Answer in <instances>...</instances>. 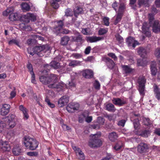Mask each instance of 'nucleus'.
<instances>
[{"label": "nucleus", "mask_w": 160, "mask_h": 160, "mask_svg": "<svg viewBox=\"0 0 160 160\" xmlns=\"http://www.w3.org/2000/svg\"><path fill=\"white\" fill-rule=\"evenodd\" d=\"M39 78L40 81L42 84L48 85L56 80V75L51 74L49 76L43 75L40 76Z\"/></svg>", "instance_id": "4"}, {"label": "nucleus", "mask_w": 160, "mask_h": 160, "mask_svg": "<svg viewBox=\"0 0 160 160\" xmlns=\"http://www.w3.org/2000/svg\"><path fill=\"white\" fill-rule=\"evenodd\" d=\"M122 70L126 74H130L134 71V69L131 68L129 66L123 65L122 66Z\"/></svg>", "instance_id": "23"}, {"label": "nucleus", "mask_w": 160, "mask_h": 160, "mask_svg": "<svg viewBox=\"0 0 160 160\" xmlns=\"http://www.w3.org/2000/svg\"><path fill=\"white\" fill-rule=\"evenodd\" d=\"M45 101L47 103L48 105L51 108H54L55 107V105L51 103L50 102V100L48 98H46L45 99Z\"/></svg>", "instance_id": "54"}, {"label": "nucleus", "mask_w": 160, "mask_h": 160, "mask_svg": "<svg viewBox=\"0 0 160 160\" xmlns=\"http://www.w3.org/2000/svg\"><path fill=\"white\" fill-rule=\"evenodd\" d=\"M10 149V145L8 142L0 141V149L1 151H9Z\"/></svg>", "instance_id": "10"}, {"label": "nucleus", "mask_w": 160, "mask_h": 160, "mask_svg": "<svg viewBox=\"0 0 160 160\" xmlns=\"http://www.w3.org/2000/svg\"><path fill=\"white\" fill-rule=\"evenodd\" d=\"M89 29V28H82L81 31V32L84 35H88L89 34L88 32Z\"/></svg>", "instance_id": "60"}, {"label": "nucleus", "mask_w": 160, "mask_h": 160, "mask_svg": "<svg viewBox=\"0 0 160 160\" xmlns=\"http://www.w3.org/2000/svg\"><path fill=\"white\" fill-rule=\"evenodd\" d=\"M19 109L22 112L24 117L26 118V119H28L29 117V116L27 111V109L24 108L22 105H21L19 106Z\"/></svg>", "instance_id": "34"}, {"label": "nucleus", "mask_w": 160, "mask_h": 160, "mask_svg": "<svg viewBox=\"0 0 160 160\" xmlns=\"http://www.w3.org/2000/svg\"><path fill=\"white\" fill-rule=\"evenodd\" d=\"M57 25L55 26L53 29V32L57 34L59 32L64 26V23L62 20L57 21Z\"/></svg>", "instance_id": "18"}, {"label": "nucleus", "mask_w": 160, "mask_h": 160, "mask_svg": "<svg viewBox=\"0 0 160 160\" xmlns=\"http://www.w3.org/2000/svg\"><path fill=\"white\" fill-rule=\"evenodd\" d=\"M134 42V38L131 37H128L126 40V43L128 47L132 46V43Z\"/></svg>", "instance_id": "37"}, {"label": "nucleus", "mask_w": 160, "mask_h": 160, "mask_svg": "<svg viewBox=\"0 0 160 160\" xmlns=\"http://www.w3.org/2000/svg\"><path fill=\"white\" fill-rule=\"evenodd\" d=\"M74 11L76 12V13H78L79 14L82 13L83 10L81 8L79 7H77L75 9H74Z\"/></svg>", "instance_id": "55"}, {"label": "nucleus", "mask_w": 160, "mask_h": 160, "mask_svg": "<svg viewBox=\"0 0 160 160\" xmlns=\"http://www.w3.org/2000/svg\"><path fill=\"white\" fill-rule=\"evenodd\" d=\"M5 119L7 122L17 121L16 116L14 114H9Z\"/></svg>", "instance_id": "27"}, {"label": "nucleus", "mask_w": 160, "mask_h": 160, "mask_svg": "<svg viewBox=\"0 0 160 160\" xmlns=\"http://www.w3.org/2000/svg\"><path fill=\"white\" fill-rule=\"evenodd\" d=\"M69 101V98L66 96H63L59 100L58 105L59 107H62L67 104Z\"/></svg>", "instance_id": "15"}, {"label": "nucleus", "mask_w": 160, "mask_h": 160, "mask_svg": "<svg viewBox=\"0 0 160 160\" xmlns=\"http://www.w3.org/2000/svg\"><path fill=\"white\" fill-rule=\"evenodd\" d=\"M123 14L122 13L118 12L114 22L115 24H117L118 22H120L122 17Z\"/></svg>", "instance_id": "39"}, {"label": "nucleus", "mask_w": 160, "mask_h": 160, "mask_svg": "<svg viewBox=\"0 0 160 160\" xmlns=\"http://www.w3.org/2000/svg\"><path fill=\"white\" fill-rule=\"evenodd\" d=\"M154 54L157 58H160V48H158L155 49Z\"/></svg>", "instance_id": "47"}, {"label": "nucleus", "mask_w": 160, "mask_h": 160, "mask_svg": "<svg viewBox=\"0 0 160 160\" xmlns=\"http://www.w3.org/2000/svg\"><path fill=\"white\" fill-rule=\"evenodd\" d=\"M69 40V37L68 36H65L61 38L60 44L61 45L66 46L68 44Z\"/></svg>", "instance_id": "25"}, {"label": "nucleus", "mask_w": 160, "mask_h": 160, "mask_svg": "<svg viewBox=\"0 0 160 160\" xmlns=\"http://www.w3.org/2000/svg\"><path fill=\"white\" fill-rule=\"evenodd\" d=\"M65 16L66 17H72L73 15V13L72 10L70 8H67L65 10Z\"/></svg>", "instance_id": "41"}, {"label": "nucleus", "mask_w": 160, "mask_h": 160, "mask_svg": "<svg viewBox=\"0 0 160 160\" xmlns=\"http://www.w3.org/2000/svg\"><path fill=\"white\" fill-rule=\"evenodd\" d=\"M50 49L49 46L47 45H44L40 46H36L33 48L34 53L37 54L39 57H42L43 55L40 52L44 51L46 52Z\"/></svg>", "instance_id": "6"}, {"label": "nucleus", "mask_w": 160, "mask_h": 160, "mask_svg": "<svg viewBox=\"0 0 160 160\" xmlns=\"http://www.w3.org/2000/svg\"><path fill=\"white\" fill-rule=\"evenodd\" d=\"M84 117L81 114L79 115L78 117V121L79 123H82L84 122Z\"/></svg>", "instance_id": "61"}, {"label": "nucleus", "mask_w": 160, "mask_h": 160, "mask_svg": "<svg viewBox=\"0 0 160 160\" xmlns=\"http://www.w3.org/2000/svg\"><path fill=\"white\" fill-rule=\"evenodd\" d=\"M75 36H72V40L73 42H75L82 43L84 41L82 35L79 32H76L75 33Z\"/></svg>", "instance_id": "14"}, {"label": "nucleus", "mask_w": 160, "mask_h": 160, "mask_svg": "<svg viewBox=\"0 0 160 160\" xmlns=\"http://www.w3.org/2000/svg\"><path fill=\"white\" fill-rule=\"evenodd\" d=\"M151 132L148 130H142L139 134V136L145 138H148L150 135Z\"/></svg>", "instance_id": "31"}, {"label": "nucleus", "mask_w": 160, "mask_h": 160, "mask_svg": "<svg viewBox=\"0 0 160 160\" xmlns=\"http://www.w3.org/2000/svg\"><path fill=\"white\" fill-rule=\"evenodd\" d=\"M58 80V78L56 75V80L52 82V83L49 84L48 85V87L52 88L58 89L59 90L62 89L63 87L64 84L62 82L57 83Z\"/></svg>", "instance_id": "7"}, {"label": "nucleus", "mask_w": 160, "mask_h": 160, "mask_svg": "<svg viewBox=\"0 0 160 160\" xmlns=\"http://www.w3.org/2000/svg\"><path fill=\"white\" fill-rule=\"evenodd\" d=\"M9 18L10 21H14L18 20L19 19V18L18 13L15 12L10 14L9 16Z\"/></svg>", "instance_id": "26"}, {"label": "nucleus", "mask_w": 160, "mask_h": 160, "mask_svg": "<svg viewBox=\"0 0 160 160\" xmlns=\"http://www.w3.org/2000/svg\"><path fill=\"white\" fill-rule=\"evenodd\" d=\"M100 135L97 134L91 135L90 138L88 142V145L91 148H95L101 146L102 144V142L99 138Z\"/></svg>", "instance_id": "2"}, {"label": "nucleus", "mask_w": 160, "mask_h": 160, "mask_svg": "<svg viewBox=\"0 0 160 160\" xmlns=\"http://www.w3.org/2000/svg\"><path fill=\"white\" fill-rule=\"evenodd\" d=\"M143 123L146 126H148L151 124L152 123L150 119L148 118H143Z\"/></svg>", "instance_id": "42"}, {"label": "nucleus", "mask_w": 160, "mask_h": 160, "mask_svg": "<svg viewBox=\"0 0 160 160\" xmlns=\"http://www.w3.org/2000/svg\"><path fill=\"white\" fill-rule=\"evenodd\" d=\"M14 10V9L13 7H9L3 12V15L5 16H8L9 14L13 13Z\"/></svg>", "instance_id": "28"}, {"label": "nucleus", "mask_w": 160, "mask_h": 160, "mask_svg": "<svg viewBox=\"0 0 160 160\" xmlns=\"http://www.w3.org/2000/svg\"><path fill=\"white\" fill-rule=\"evenodd\" d=\"M80 106L78 103L72 102L69 103L66 107V109L70 112H73L76 110H78Z\"/></svg>", "instance_id": "8"}, {"label": "nucleus", "mask_w": 160, "mask_h": 160, "mask_svg": "<svg viewBox=\"0 0 160 160\" xmlns=\"http://www.w3.org/2000/svg\"><path fill=\"white\" fill-rule=\"evenodd\" d=\"M137 52L141 57L145 58L148 53L146 49L142 47H140L138 49Z\"/></svg>", "instance_id": "22"}, {"label": "nucleus", "mask_w": 160, "mask_h": 160, "mask_svg": "<svg viewBox=\"0 0 160 160\" xmlns=\"http://www.w3.org/2000/svg\"><path fill=\"white\" fill-rule=\"evenodd\" d=\"M104 39L103 37H97L93 36L91 37H87L86 40L88 42L92 43L96 42Z\"/></svg>", "instance_id": "19"}, {"label": "nucleus", "mask_w": 160, "mask_h": 160, "mask_svg": "<svg viewBox=\"0 0 160 160\" xmlns=\"http://www.w3.org/2000/svg\"><path fill=\"white\" fill-rule=\"evenodd\" d=\"M122 147V144L121 142H118L113 147V148L117 151L119 150Z\"/></svg>", "instance_id": "44"}, {"label": "nucleus", "mask_w": 160, "mask_h": 160, "mask_svg": "<svg viewBox=\"0 0 160 160\" xmlns=\"http://www.w3.org/2000/svg\"><path fill=\"white\" fill-rule=\"evenodd\" d=\"M16 121L7 122V128L9 129L13 128L16 124Z\"/></svg>", "instance_id": "40"}, {"label": "nucleus", "mask_w": 160, "mask_h": 160, "mask_svg": "<svg viewBox=\"0 0 160 160\" xmlns=\"http://www.w3.org/2000/svg\"><path fill=\"white\" fill-rule=\"evenodd\" d=\"M82 76L86 78H91L93 77V72L91 70L86 69L82 72Z\"/></svg>", "instance_id": "17"}, {"label": "nucleus", "mask_w": 160, "mask_h": 160, "mask_svg": "<svg viewBox=\"0 0 160 160\" xmlns=\"http://www.w3.org/2000/svg\"><path fill=\"white\" fill-rule=\"evenodd\" d=\"M72 56L75 59H79L82 57V55L81 54L74 53L72 54Z\"/></svg>", "instance_id": "57"}, {"label": "nucleus", "mask_w": 160, "mask_h": 160, "mask_svg": "<svg viewBox=\"0 0 160 160\" xmlns=\"http://www.w3.org/2000/svg\"><path fill=\"white\" fill-rule=\"evenodd\" d=\"M108 32V30L105 28H100L98 31V34L99 35H103L106 34Z\"/></svg>", "instance_id": "49"}, {"label": "nucleus", "mask_w": 160, "mask_h": 160, "mask_svg": "<svg viewBox=\"0 0 160 160\" xmlns=\"http://www.w3.org/2000/svg\"><path fill=\"white\" fill-rule=\"evenodd\" d=\"M102 61L106 62L108 67L110 69H112L114 66L113 61L108 57H105L102 58Z\"/></svg>", "instance_id": "21"}, {"label": "nucleus", "mask_w": 160, "mask_h": 160, "mask_svg": "<svg viewBox=\"0 0 160 160\" xmlns=\"http://www.w3.org/2000/svg\"><path fill=\"white\" fill-rule=\"evenodd\" d=\"M77 155L79 159L84 160L85 158L84 153L81 150L78 152Z\"/></svg>", "instance_id": "50"}, {"label": "nucleus", "mask_w": 160, "mask_h": 160, "mask_svg": "<svg viewBox=\"0 0 160 160\" xmlns=\"http://www.w3.org/2000/svg\"><path fill=\"white\" fill-rule=\"evenodd\" d=\"M81 62L76 60L71 61L69 63V66L72 67H75L76 66L79 65L80 64Z\"/></svg>", "instance_id": "38"}, {"label": "nucleus", "mask_w": 160, "mask_h": 160, "mask_svg": "<svg viewBox=\"0 0 160 160\" xmlns=\"http://www.w3.org/2000/svg\"><path fill=\"white\" fill-rule=\"evenodd\" d=\"M153 92L155 94L156 98L158 100L160 99V88L155 84L153 86Z\"/></svg>", "instance_id": "24"}, {"label": "nucleus", "mask_w": 160, "mask_h": 160, "mask_svg": "<svg viewBox=\"0 0 160 160\" xmlns=\"http://www.w3.org/2000/svg\"><path fill=\"white\" fill-rule=\"evenodd\" d=\"M98 122L100 126L102 125L104 123V119L101 117H99L98 118Z\"/></svg>", "instance_id": "56"}, {"label": "nucleus", "mask_w": 160, "mask_h": 160, "mask_svg": "<svg viewBox=\"0 0 160 160\" xmlns=\"http://www.w3.org/2000/svg\"><path fill=\"white\" fill-rule=\"evenodd\" d=\"M23 139V143L27 149L33 150L38 147V142L34 138L30 137L25 136Z\"/></svg>", "instance_id": "1"}, {"label": "nucleus", "mask_w": 160, "mask_h": 160, "mask_svg": "<svg viewBox=\"0 0 160 160\" xmlns=\"http://www.w3.org/2000/svg\"><path fill=\"white\" fill-rule=\"evenodd\" d=\"M22 10L24 11H28L30 9V5L27 3H22L21 4Z\"/></svg>", "instance_id": "35"}, {"label": "nucleus", "mask_w": 160, "mask_h": 160, "mask_svg": "<svg viewBox=\"0 0 160 160\" xmlns=\"http://www.w3.org/2000/svg\"><path fill=\"white\" fill-rule=\"evenodd\" d=\"M32 96L34 99L37 101V103L39 105H41L40 103V100L41 99L40 96H38L36 93H33Z\"/></svg>", "instance_id": "51"}, {"label": "nucleus", "mask_w": 160, "mask_h": 160, "mask_svg": "<svg viewBox=\"0 0 160 160\" xmlns=\"http://www.w3.org/2000/svg\"><path fill=\"white\" fill-rule=\"evenodd\" d=\"M136 0H130V4L131 6L132 7V8L135 9H136V5L134 6V4L136 2Z\"/></svg>", "instance_id": "62"}, {"label": "nucleus", "mask_w": 160, "mask_h": 160, "mask_svg": "<svg viewBox=\"0 0 160 160\" xmlns=\"http://www.w3.org/2000/svg\"><path fill=\"white\" fill-rule=\"evenodd\" d=\"M51 67L56 69L59 68L60 67V63L54 60L50 63V65L47 64L44 67L45 68H47L48 70H49L50 69Z\"/></svg>", "instance_id": "20"}, {"label": "nucleus", "mask_w": 160, "mask_h": 160, "mask_svg": "<svg viewBox=\"0 0 160 160\" xmlns=\"http://www.w3.org/2000/svg\"><path fill=\"white\" fill-rule=\"evenodd\" d=\"M115 37L117 40L119 44H122L123 42V39L119 34L118 33L115 35Z\"/></svg>", "instance_id": "43"}, {"label": "nucleus", "mask_w": 160, "mask_h": 160, "mask_svg": "<svg viewBox=\"0 0 160 160\" xmlns=\"http://www.w3.org/2000/svg\"><path fill=\"white\" fill-rule=\"evenodd\" d=\"M10 106L9 104H2L0 109V114L2 116H5L8 114L10 111Z\"/></svg>", "instance_id": "11"}, {"label": "nucleus", "mask_w": 160, "mask_h": 160, "mask_svg": "<svg viewBox=\"0 0 160 160\" xmlns=\"http://www.w3.org/2000/svg\"><path fill=\"white\" fill-rule=\"evenodd\" d=\"M150 70L152 75L153 76H156L157 72V68H150Z\"/></svg>", "instance_id": "59"}, {"label": "nucleus", "mask_w": 160, "mask_h": 160, "mask_svg": "<svg viewBox=\"0 0 160 160\" xmlns=\"http://www.w3.org/2000/svg\"><path fill=\"white\" fill-rule=\"evenodd\" d=\"M137 82L138 84V90L140 93L142 95H144L146 79L144 76H140L138 78Z\"/></svg>", "instance_id": "5"}, {"label": "nucleus", "mask_w": 160, "mask_h": 160, "mask_svg": "<svg viewBox=\"0 0 160 160\" xmlns=\"http://www.w3.org/2000/svg\"><path fill=\"white\" fill-rule=\"evenodd\" d=\"M13 154L16 156L19 155L21 152V149L18 146H15L12 150Z\"/></svg>", "instance_id": "33"}, {"label": "nucleus", "mask_w": 160, "mask_h": 160, "mask_svg": "<svg viewBox=\"0 0 160 160\" xmlns=\"http://www.w3.org/2000/svg\"><path fill=\"white\" fill-rule=\"evenodd\" d=\"M125 6L123 3H121L119 7L118 12L122 13L123 14Z\"/></svg>", "instance_id": "46"}, {"label": "nucleus", "mask_w": 160, "mask_h": 160, "mask_svg": "<svg viewBox=\"0 0 160 160\" xmlns=\"http://www.w3.org/2000/svg\"><path fill=\"white\" fill-rule=\"evenodd\" d=\"M131 120L132 121H133V123L135 129H137L140 124L139 122V121L140 120L139 119V118H138L136 119H134L133 121L132 120V118H131Z\"/></svg>", "instance_id": "36"}, {"label": "nucleus", "mask_w": 160, "mask_h": 160, "mask_svg": "<svg viewBox=\"0 0 160 160\" xmlns=\"http://www.w3.org/2000/svg\"><path fill=\"white\" fill-rule=\"evenodd\" d=\"M149 149L148 145L145 143H140L137 146V150L140 153L146 152Z\"/></svg>", "instance_id": "9"}, {"label": "nucleus", "mask_w": 160, "mask_h": 160, "mask_svg": "<svg viewBox=\"0 0 160 160\" xmlns=\"http://www.w3.org/2000/svg\"><path fill=\"white\" fill-rule=\"evenodd\" d=\"M112 159V156L110 153H107L106 156L101 160H111Z\"/></svg>", "instance_id": "53"}, {"label": "nucleus", "mask_w": 160, "mask_h": 160, "mask_svg": "<svg viewBox=\"0 0 160 160\" xmlns=\"http://www.w3.org/2000/svg\"><path fill=\"white\" fill-rule=\"evenodd\" d=\"M91 50V48L90 46H89L87 47L85 50L84 53L86 54H89Z\"/></svg>", "instance_id": "64"}, {"label": "nucleus", "mask_w": 160, "mask_h": 160, "mask_svg": "<svg viewBox=\"0 0 160 160\" xmlns=\"http://www.w3.org/2000/svg\"><path fill=\"white\" fill-rule=\"evenodd\" d=\"M27 68L29 70V71L30 72L32 73L33 71V69L32 65L29 62H28L27 65Z\"/></svg>", "instance_id": "63"}, {"label": "nucleus", "mask_w": 160, "mask_h": 160, "mask_svg": "<svg viewBox=\"0 0 160 160\" xmlns=\"http://www.w3.org/2000/svg\"><path fill=\"white\" fill-rule=\"evenodd\" d=\"M118 137V135L116 132H112L110 133L108 135V138L112 142H114Z\"/></svg>", "instance_id": "29"}, {"label": "nucleus", "mask_w": 160, "mask_h": 160, "mask_svg": "<svg viewBox=\"0 0 160 160\" xmlns=\"http://www.w3.org/2000/svg\"><path fill=\"white\" fill-rule=\"evenodd\" d=\"M112 102L114 104L119 106H122L127 103V101L126 100L123 99H122L119 98H113Z\"/></svg>", "instance_id": "16"}, {"label": "nucleus", "mask_w": 160, "mask_h": 160, "mask_svg": "<svg viewBox=\"0 0 160 160\" xmlns=\"http://www.w3.org/2000/svg\"><path fill=\"white\" fill-rule=\"evenodd\" d=\"M106 109L112 112H114L116 110L114 105L112 103H108L105 106Z\"/></svg>", "instance_id": "30"}, {"label": "nucleus", "mask_w": 160, "mask_h": 160, "mask_svg": "<svg viewBox=\"0 0 160 160\" xmlns=\"http://www.w3.org/2000/svg\"><path fill=\"white\" fill-rule=\"evenodd\" d=\"M22 19L24 22H29L30 20L35 21L36 19V17L33 14L28 13L26 15L22 16Z\"/></svg>", "instance_id": "12"}, {"label": "nucleus", "mask_w": 160, "mask_h": 160, "mask_svg": "<svg viewBox=\"0 0 160 160\" xmlns=\"http://www.w3.org/2000/svg\"><path fill=\"white\" fill-rule=\"evenodd\" d=\"M149 26L147 22H144L142 27V32L146 36L148 37L151 36V32L149 30Z\"/></svg>", "instance_id": "13"}, {"label": "nucleus", "mask_w": 160, "mask_h": 160, "mask_svg": "<svg viewBox=\"0 0 160 160\" xmlns=\"http://www.w3.org/2000/svg\"><path fill=\"white\" fill-rule=\"evenodd\" d=\"M8 44L10 45H12L13 44H15L18 47H19V42L16 39H12L10 40L8 42Z\"/></svg>", "instance_id": "45"}, {"label": "nucleus", "mask_w": 160, "mask_h": 160, "mask_svg": "<svg viewBox=\"0 0 160 160\" xmlns=\"http://www.w3.org/2000/svg\"><path fill=\"white\" fill-rule=\"evenodd\" d=\"M148 18L149 26L152 27V31L155 33L160 32V24L158 20H155L154 15L152 13L148 14Z\"/></svg>", "instance_id": "3"}, {"label": "nucleus", "mask_w": 160, "mask_h": 160, "mask_svg": "<svg viewBox=\"0 0 160 160\" xmlns=\"http://www.w3.org/2000/svg\"><path fill=\"white\" fill-rule=\"evenodd\" d=\"M103 21L104 25L106 26H108L109 25V18H108L107 17H104L103 18Z\"/></svg>", "instance_id": "58"}, {"label": "nucleus", "mask_w": 160, "mask_h": 160, "mask_svg": "<svg viewBox=\"0 0 160 160\" xmlns=\"http://www.w3.org/2000/svg\"><path fill=\"white\" fill-rule=\"evenodd\" d=\"M27 155L30 156L36 157L38 155V153L36 152H27Z\"/></svg>", "instance_id": "52"}, {"label": "nucleus", "mask_w": 160, "mask_h": 160, "mask_svg": "<svg viewBox=\"0 0 160 160\" xmlns=\"http://www.w3.org/2000/svg\"><path fill=\"white\" fill-rule=\"evenodd\" d=\"M51 4L52 6L55 9H58L59 6L58 2L54 1H52Z\"/></svg>", "instance_id": "48"}, {"label": "nucleus", "mask_w": 160, "mask_h": 160, "mask_svg": "<svg viewBox=\"0 0 160 160\" xmlns=\"http://www.w3.org/2000/svg\"><path fill=\"white\" fill-rule=\"evenodd\" d=\"M137 65L138 66L144 67L147 64V62L143 59H138L137 60Z\"/></svg>", "instance_id": "32"}]
</instances>
